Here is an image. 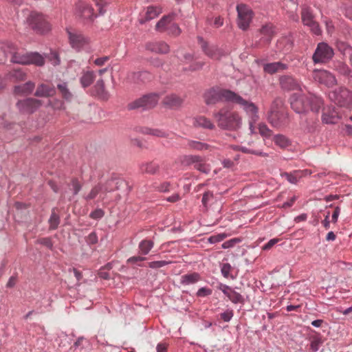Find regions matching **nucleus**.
<instances>
[{
    "mask_svg": "<svg viewBox=\"0 0 352 352\" xmlns=\"http://www.w3.org/2000/svg\"><path fill=\"white\" fill-rule=\"evenodd\" d=\"M217 126L223 129L231 131L239 130L242 125V119L239 114L227 108H222L213 113Z\"/></svg>",
    "mask_w": 352,
    "mask_h": 352,
    "instance_id": "7ed1b4c3",
    "label": "nucleus"
},
{
    "mask_svg": "<svg viewBox=\"0 0 352 352\" xmlns=\"http://www.w3.org/2000/svg\"><path fill=\"white\" fill-rule=\"evenodd\" d=\"M154 243L151 240H142L139 243V250L141 254L146 255L148 254L150 250L153 248Z\"/></svg>",
    "mask_w": 352,
    "mask_h": 352,
    "instance_id": "e433bc0d",
    "label": "nucleus"
},
{
    "mask_svg": "<svg viewBox=\"0 0 352 352\" xmlns=\"http://www.w3.org/2000/svg\"><path fill=\"white\" fill-rule=\"evenodd\" d=\"M261 34L262 35V39L267 43H269L274 34V28L271 25H265L261 29Z\"/></svg>",
    "mask_w": 352,
    "mask_h": 352,
    "instance_id": "f704fd0d",
    "label": "nucleus"
},
{
    "mask_svg": "<svg viewBox=\"0 0 352 352\" xmlns=\"http://www.w3.org/2000/svg\"><path fill=\"white\" fill-rule=\"evenodd\" d=\"M194 168L197 170L206 174H208L210 171V168L209 165L204 163L203 160L198 164H197V165H195Z\"/></svg>",
    "mask_w": 352,
    "mask_h": 352,
    "instance_id": "8fccbe9b",
    "label": "nucleus"
},
{
    "mask_svg": "<svg viewBox=\"0 0 352 352\" xmlns=\"http://www.w3.org/2000/svg\"><path fill=\"white\" fill-rule=\"evenodd\" d=\"M167 31H168V33L169 34H171L173 36H178L181 33V30L180 28H179V26L175 24V23H173V24H170L168 28H167Z\"/></svg>",
    "mask_w": 352,
    "mask_h": 352,
    "instance_id": "3c124183",
    "label": "nucleus"
},
{
    "mask_svg": "<svg viewBox=\"0 0 352 352\" xmlns=\"http://www.w3.org/2000/svg\"><path fill=\"white\" fill-rule=\"evenodd\" d=\"M233 93L234 91L229 89L212 87L205 91L204 98L208 105L214 104L221 101L230 102Z\"/></svg>",
    "mask_w": 352,
    "mask_h": 352,
    "instance_id": "0eeeda50",
    "label": "nucleus"
},
{
    "mask_svg": "<svg viewBox=\"0 0 352 352\" xmlns=\"http://www.w3.org/2000/svg\"><path fill=\"white\" fill-rule=\"evenodd\" d=\"M122 185H126L125 182L122 179H110L105 184L98 183L91 188L89 193L85 195L83 197L87 201L94 199L98 196L103 199V197H102V195L108 192H111L115 189H119Z\"/></svg>",
    "mask_w": 352,
    "mask_h": 352,
    "instance_id": "39448f33",
    "label": "nucleus"
},
{
    "mask_svg": "<svg viewBox=\"0 0 352 352\" xmlns=\"http://www.w3.org/2000/svg\"><path fill=\"white\" fill-rule=\"evenodd\" d=\"M199 43L201 45L204 53L211 58L219 59L221 57V51L215 46L209 47L202 37H198Z\"/></svg>",
    "mask_w": 352,
    "mask_h": 352,
    "instance_id": "4be33fe9",
    "label": "nucleus"
},
{
    "mask_svg": "<svg viewBox=\"0 0 352 352\" xmlns=\"http://www.w3.org/2000/svg\"><path fill=\"white\" fill-rule=\"evenodd\" d=\"M334 67L335 69L341 74L347 75L349 73V69L348 66L342 62H338L334 65Z\"/></svg>",
    "mask_w": 352,
    "mask_h": 352,
    "instance_id": "a18cd8bd",
    "label": "nucleus"
},
{
    "mask_svg": "<svg viewBox=\"0 0 352 352\" xmlns=\"http://www.w3.org/2000/svg\"><path fill=\"white\" fill-rule=\"evenodd\" d=\"M42 104L43 103L41 100L33 98H28L24 100H19L16 103V107L21 113L32 114L36 111Z\"/></svg>",
    "mask_w": 352,
    "mask_h": 352,
    "instance_id": "4468645a",
    "label": "nucleus"
},
{
    "mask_svg": "<svg viewBox=\"0 0 352 352\" xmlns=\"http://www.w3.org/2000/svg\"><path fill=\"white\" fill-rule=\"evenodd\" d=\"M287 68L288 65L281 62L267 63L263 66L264 72L270 74L286 70Z\"/></svg>",
    "mask_w": 352,
    "mask_h": 352,
    "instance_id": "393cba45",
    "label": "nucleus"
},
{
    "mask_svg": "<svg viewBox=\"0 0 352 352\" xmlns=\"http://www.w3.org/2000/svg\"><path fill=\"white\" fill-rule=\"evenodd\" d=\"M322 344V341L319 337H314L311 339L310 342V351L309 352H316L319 350L321 344Z\"/></svg>",
    "mask_w": 352,
    "mask_h": 352,
    "instance_id": "79ce46f5",
    "label": "nucleus"
},
{
    "mask_svg": "<svg viewBox=\"0 0 352 352\" xmlns=\"http://www.w3.org/2000/svg\"><path fill=\"white\" fill-rule=\"evenodd\" d=\"M232 103H235L240 105L246 114L249 116L250 119L254 121H258L259 119L258 109L257 106L251 102L242 98L240 95L234 92L232 99L231 100Z\"/></svg>",
    "mask_w": 352,
    "mask_h": 352,
    "instance_id": "1a4fd4ad",
    "label": "nucleus"
},
{
    "mask_svg": "<svg viewBox=\"0 0 352 352\" xmlns=\"http://www.w3.org/2000/svg\"><path fill=\"white\" fill-rule=\"evenodd\" d=\"M219 289L227 296L228 297V295L229 294H230V292H232V290L233 289L232 288H231L230 286L228 285H224V284H222L221 283L219 285Z\"/></svg>",
    "mask_w": 352,
    "mask_h": 352,
    "instance_id": "e2e57ef3",
    "label": "nucleus"
},
{
    "mask_svg": "<svg viewBox=\"0 0 352 352\" xmlns=\"http://www.w3.org/2000/svg\"><path fill=\"white\" fill-rule=\"evenodd\" d=\"M187 147L189 149L197 150V151H204L208 150L210 148V145L206 143L195 141L188 140Z\"/></svg>",
    "mask_w": 352,
    "mask_h": 352,
    "instance_id": "c9c22d12",
    "label": "nucleus"
},
{
    "mask_svg": "<svg viewBox=\"0 0 352 352\" xmlns=\"http://www.w3.org/2000/svg\"><path fill=\"white\" fill-rule=\"evenodd\" d=\"M28 26L38 34H44L49 32L52 25L47 18L42 13L32 11L26 18Z\"/></svg>",
    "mask_w": 352,
    "mask_h": 352,
    "instance_id": "423d86ee",
    "label": "nucleus"
},
{
    "mask_svg": "<svg viewBox=\"0 0 352 352\" xmlns=\"http://www.w3.org/2000/svg\"><path fill=\"white\" fill-rule=\"evenodd\" d=\"M71 47L76 51H80L87 43L85 37L78 33H74L67 31Z\"/></svg>",
    "mask_w": 352,
    "mask_h": 352,
    "instance_id": "f3484780",
    "label": "nucleus"
},
{
    "mask_svg": "<svg viewBox=\"0 0 352 352\" xmlns=\"http://www.w3.org/2000/svg\"><path fill=\"white\" fill-rule=\"evenodd\" d=\"M184 101V98L172 94L166 96L164 98L163 103L166 107L170 109H177L182 106Z\"/></svg>",
    "mask_w": 352,
    "mask_h": 352,
    "instance_id": "412c9836",
    "label": "nucleus"
},
{
    "mask_svg": "<svg viewBox=\"0 0 352 352\" xmlns=\"http://www.w3.org/2000/svg\"><path fill=\"white\" fill-rule=\"evenodd\" d=\"M283 101L280 98H275L271 104L267 119L273 127L280 128L287 122V113L283 109Z\"/></svg>",
    "mask_w": 352,
    "mask_h": 352,
    "instance_id": "20e7f679",
    "label": "nucleus"
},
{
    "mask_svg": "<svg viewBox=\"0 0 352 352\" xmlns=\"http://www.w3.org/2000/svg\"><path fill=\"white\" fill-rule=\"evenodd\" d=\"M157 189L160 192H168L170 190V183L169 182H164L161 184L158 187Z\"/></svg>",
    "mask_w": 352,
    "mask_h": 352,
    "instance_id": "774afa93",
    "label": "nucleus"
},
{
    "mask_svg": "<svg viewBox=\"0 0 352 352\" xmlns=\"http://www.w3.org/2000/svg\"><path fill=\"white\" fill-rule=\"evenodd\" d=\"M96 3V6L98 8L99 14L102 15L105 13L106 10L104 7L107 6V1L105 0H94Z\"/></svg>",
    "mask_w": 352,
    "mask_h": 352,
    "instance_id": "4d7b16f0",
    "label": "nucleus"
},
{
    "mask_svg": "<svg viewBox=\"0 0 352 352\" xmlns=\"http://www.w3.org/2000/svg\"><path fill=\"white\" fill-rule=\"evenodd\" d=\"M192 120V124L196 127H202L208 129H213L214 128L212 121L204 116L195 117Z\"/></svg>",
    "mask_w": 352,
    "mask_h": 352,
    "instance_id": "cd10ccee",
    "label": "nucleus"
},
{
    "mask_svg": "<svg viewBox=\"0 0 352 352\" xmlns=\"http://www.w3.org/2000/svg\"><path fill=\"white\" fill-rule=\"evenodd\" d=\"M55 93L54 87L45 84L41 83L37 86L34 96L37 97H50Z\"/></svg>",
    "mask_w": 352,
    "mask_h": 352,
    "instance_id": "a878e982",
    "label": "nucleus"
},
{
    "mask_svg": "<svg viewBox=\"0 0 352 352\" xmlns=\"http://www.w3.org/2000/svg\"><path fill=\"white\" fill-rule=\"evenodd\" d=\"M313 78L315 81L323 84L327 87H333L337 84V80L335 76L324 69L314 70Z\"/></svg>",
    "mask_w": 352,
    "mask_h": 352,
    "instance_id": "2eb2a0df",
    "label": "nucleus"
},
{
    "mask_svg": "<svg viewBox=\"0 0 352 352\" xmlns=\"http://www.w3.org/2000/svg\"><path fill=\"white\" fill-rule=\"evenodd\" d=\"M171 17L169 16H164L156 24V29L159 31H162L163 30H167L168 23L170 22Z\"/></svg>",
    "mask_w": 352,
    "mask_h": 352,
    "instance_id": "c03bdc74",
    "label": "nucleus"
},
{
    "mask_svg": "<svg viewBox=\"0 0 352 352\" xmlns=\"http://www.w3.org/2000/svg\"><path fill=\"white\" fill-rule=\"evenodd\" d=\"M202 157L199 155H188L186 157V160L188 164H193L194 166L202 160Z\"/></svg>",
    "mask_w": 352,
    "mask_h": 352,
    "instance_id": "864d4df0",
    "label": "nucleus"
},
{
    "mask_svg": "<svg viewBox=\"0 0 352 352\" xmlns=\"http://www.w3.org/2000/svg\"><path fill=\"white\" fill-rule=\"evenodd\" d=\"M159 168L158 165L154 162L144 163L140 166V170L142 173L154 174Z\"/></svg>",
    "mask_w": 352,
    "mask_h": 352,
    "instance_id": "4c0bfd02",
    "label": "nucleus"
},
{
    "mask_svg": "<svg viewBox=\"0 0 352 352\" xmlns=\"http://www.w3.org/2000/svg\"><path fill=\"white\" fill-rule=\"evenodd\" d=\"M145 47L146 50L156 54H167L170 51L168 45L164 41L148 42Z\"/></svg>",
    "mask_w": 352,
    "mask_h": 352,
    "instance_id": "a211bd4d",
    "label": "nucleus"
},
{
    "mask_svg": "<svg viewBox=\"0 0 352 352\" xmlns=\"http://www.w3.org/2000/svg\"><path fill=\"white\" fill-rule=\"evenodd\" d=\"M301 19L303 25L307 26L313 34H321L322 30L319 23L315 20V16L310 8L305 6L302 8Z\"/></svg>",
    "mask_w": 352,
    "mask_h": 352,
    "instance_id": "9b49d317",
    "label": "nucleus"
},
{
    "mask_svg": "<svg viewBox=\"0 0 352 352\" xmlns=\"http://www.w3.org/2000/svg\"><path fill=\"white\" fill-rule=\"evenodd\" d=\"M49 221L50 223V228L52 229H55L56 228L59 223L58 217L54 212H52Z\"/></svg>",
    "mask_w": 352,
    "mask_h": 352,
    "instance_id": "052dcab7",
    "label": "nucleus"
},
{
    "mask_svg": "<svg viewBox=\"0 0 352 352\" xmlns=\"http://www.w3.org/2000/svg\"><path fill=\"white\" fill-rule=\"evenodd\" d=\"M279 241L278 239H272L266 244L263 246V250H270Z\"/></svg>",
    "mask_w": 352,
    "mask_h": 352,
    "instance_id": "0e129e2a",
    "label": "nucleus"
},
{
    "mask_svg": "<svg viewBox=\"0 0 352 352\" xmlns=\"http://www.w3.org/2000/svg\"><path fill=\"white\" fill-rule=\"evenodd\" d=\"M213 198V194L209 191L208 192H206L204 195H203V197H202V200H201V202H202V204L204 205V206L205 208H207V206H208V201Z\"/></svg>",
    "mask_w": 352,
    "mask_h": 352,
    "instance_id": "680f3d73",
    "label": "nucleus"
},
{
    "mask_svg": "<svg viewBox=\"0 0 352 352\" xmlns=\"http://www.w3.org/2000/svg\"><path fill=\"white\" fill-rule=\"evenodd\" d=\"M258 131L260 134L263 137H269L272 133V131L265 124H260L258 126Z\"/></svg>",
    "mask_w": 352,
    "mask_h": 352,
    "instance_id": "5fc2aeb1",
    "label": "nucleus"
},
{
    "mask_svg": "<svg viewBox=\"0 0 352 352\" xmlns=\"http://www.w3.org/2000/svg\"><path fill=\"white\" fill-rule=\"evenodd\" d=\"M172 262L168 261H151L148 263V267L152 269H157L164 267L168 264H170Z\"/></svg>",
    "mask_w": 352,
    "mask_h": 352,
    "instance_id": "09e8293b",
    "label": "nucleus"
},
{
    "mask_svg": "<svg viewBox=\"0 0 352 352\" xmlns=\"http://www.w3.org/2000/svg\"><path fill=\"white\" fill-rule=\"evenodd\" d=\"M199 280L200 275L197 272H193L182 276L180 283L183 285H189L196 283Z\"/></svg>",
    "mask_w": 352,
    "mask_h": 352,
    "instance_id": "c756f323",
    "label": "nucleus"
},
{
    "mask_svg": "<svg viewBox=\"0 0 352 352\" xmlns=\"http://www.w3.org/2000/svg\"><path fill=\"white\" fill-rule=\"evenodd\" d=\"M301 172L300 170H296L291 173H283L280 174L283 178L287 179L290 184H296L301 179Z\"/></svg>",
    "mask_w": 352,
    "mask_h": 352,
    "instance_id": "2f4dec72",
    "label": "nucleus"
},
{
    "mask_svg": "<svg viewBox=\"0 0 352 352\" xmlns=\"http://www.w3.org/2000/svg\"><path fill=\"white\" fill-rule=\"evenodd\" d=\"M6 54H10L12 63L21 65H34L41 67L45 64L44 57L38 52H26L23 49L18 48L14 43L6 41L1 47Z\"/></svg>",
    "mask_w": 352,
    "mask_h": 352,
    "instance_id": "f257e3e1",
    "label": "nucleus"
},
{
    "mask_svg": "<svg viewBox=\"0 0 352 352\" xmlns=\"http://www.w3.org/2000/svg\"><path fill=\"white\" fill-rule=\"evenodd\" d=\"M80 66L76 61L73 60L69 63V65L67 64V74H69L71 78H75V76L80 73Z\"/></svg>",
    "mask_w": 352,
    "mask_h": 352,
    "instance_id": "ea45409f",
    "label": "nucleus"
},
{
    "mask_svg": "<svg viewBox=\"0 0 352 352\" xmlns=\"http://www.w3.org/2000/svg\"><path fill=\"white\" fill-rule=\"evenodd\" d=\"M236 11L238 14V26L243 30H247L253 16L252 10L247 5L241 3L236 6Z\"/></svg>",
    "mask_w": 352,
    "mask_h": 352,
    "instance_id": "f8f14e48",
    "label": "nucleus"
},
{
    "mask_svg": "<svg viewBox=\"0 0 352 352\" xmlns=\"http://www.w3.org/2000/svg\"><path fill=\"white\" fill-rule=\"evenodd\" d=\"M79 9L81 17L89 22L92 21L96 17L94 14V9L87 4L81 3Z\"/></svg>",
    "mask_w": 352,
    "mask_h": 352,
    "instance_id": "c85d7f7f",
    "label": "nucleus"
},
{
    "mask_svg": "<svg viewBox=\"0 0 352 352\" xmlns=\"http://www.w3.org/2000/svg\"><path fill=\"white\" fill-rule=\"evenodd\" d=\"M91 94L99 99L107 100L109 98V94L106 90L102 79H98L91 89Z\"/></svg>",
    "mask_w": 352,
    "mask_h": 352,
    "instance_id": "6ab92c4d",
    "label": "nucleus"
},
{
    "mask_svg": "<svg viewBox=\"0 0 352 352\" xmlns=\"http://www.w3.org/2000/svg\"><path fill=\"white\" fill-rule=\"evenodd\" d=\"M96 77V74L94 72L88 71L84 73L80 80L82 87L84 88L89 87L94 82Z\"/></svg>",
    "mask_w": 352,
    "mask_h": 352,
    "instance_id": "72a5a7b5",
    "label": "nucleus"
},
{
    "mask_svg": "<svg viewBox=\"0 0 352 352\" xmlns=\"http://www.w3.org/2000/svg\"><path fill=\"white\" fill-rule=\"evenodd\" d=\"M281 88L286 91L301 90L300 82L292 76H282L279 78Z\"/></svg>",
    "mask_w": 352,
    "mask_h": 352,
    "instance_id": "dca6fc26",
    "label": "nucleus"
},
{
    "mask_svg": "<svg viewBox=\"0 0 352 352\" xmlns=\"http://www.w3.org/2000/svg\"><path fill=\"white\" fill-rule=\"evenodd\" d=\"M104 215V212L103 211V210H102L100 208H97L90 213L89 217L93 219L98 220V219H100L101 218H102Z\"/></svg>",
    "mask_w": 352,
    "mask_h": 352,
    "instance_id": "6e6d98bb",
    "label": "nucleus"
},
{
    "mask_svg": "<svg viewBox=\"0 0 352 352\" xmlns=\"http://www.w3.org/2000/svg\"><path fill=\"white\" fill-rule=\"evenodd\" d=\"M35 88L32 81H28L24 84L16 85L14 87V94L17 96H26L32 94Z\"/></svg>",
    "mask_w": 352,
    "mask_h": 352,
    "instance_id": "5701e85b",
    "label": "nucleus"
},
{
    "mask_svg": "<svg viewBox=\"0 0 352 352\" xmlns=\"http://www.w3.org/2000/svg\"><path fill=\"white\" fill-rule=\"evenodd\" d=\"M331 100L340 107L349 108L352 106V92L348 89L340 87L329 94Z\"/></svg>",
    "mask_w": 352,
    "mask_h": 352,
    "instance_id": "6e6552de",
    "label": "nucleus"
},
{
    "mask_svg": "<svg viewBox=\"0 0 352 352\" xmlns=\"http://www.w3.org/2000/svg\"><path fill=\"white\" fill-rule=\"evenodd\" d=\"M27 74L21 69H14L8 74V77L12 81H24Z\"/></svg>",
    "mask_w": 352,
    "mask_h": 352,
    "instance_id": "473e14b6",
    "label": "nucleus"
},
{
    "mask_svg": "<svg viewBox=\"0 0 352 352\" xmlns=\"http://www.w3.org/2000/svg\"><path fill=\"white\" fill-rule=\"evenodd\" d=\"M240 242H241L240 239L234 238V239H232L225 241L221 245V247L223 249L231 248H233L236 243H240Z\"/></svg>",
    "mask_w": 352,
    "mask_h": 352,
    "instance_id": "603ef678",
    "label": "nucleus"
},
{
    "mask_svg": "<svg viewBox=\"0 0 352 352\" xmlns=\"http://www.w3.org/2000/svg\"><path fill=\"white\" fill-rule=\"evenodd\" d=\"M340 117L334 107H328L323 109L322 120L325 124H336L339 120Z\"/></svg>",
    "mask_w": 352,
    "mask_h": 352,
    "instance_id": "aec40b11",
    "label": "nucleus"
},
{
    "mask_svg": "<svg viewBox=\"0 0 352 352\" xmlns=\"http://www.w3.org/2000/svg\"><path fill=\"white\" fill-rule=\"evenodd\" d=\"M141 131L144 134L151 135L160 138H164L167 136L166 132L159 129H151L148 127H145L143 128Z\"/></svg>",
    "mask_w": 352,
    "mask_h": 352,
    "instance_id": "58836bf2",
    "label": "nucleus"
},
{
    "mask_svg": "<svg viewBox=\"0 0 352 352\" xmlns=\"http://www.w3.org/2000/svg\"><path fill=\"white\" fill-rule=\"evenodd\" d=\"M226 237H227V234H226L221 233V234H214V235L210 236L208 239V241L210 243H211V244H214V243H217L222 241Z\"/></svg>",
    "mask_w": 352,
    "mask_h": 352,
    "instance_id": "49530a36",
    "label": "nucleus"
},
{
    "mask_svg": "<svg viewBox=\"0 0 352 352\" xmlns=\"http://www.w3.org/2000/svg\"><path fill=\"white\" fill-rule=\"evenodd\" d=\"M151 74L146 72H132L128 75L127 79L134 83L139 82H144L146 80H149Z\"/></svg>",
    "mask_w": 352,
    "mask_h": 352,
    "instance_id": "bb28decb",
    "label": "nucleus"
},
{
    "mask_svg": "<svg viewBox=\"0 0 352 352\" xmlns=\"http://www.w3.org/2000/svg\"><path fill=\"white\" fill-rule=\"evenodd\" d=\"M228 298L234 304L242 303L244 300L243 297L234 289L229 294Z\"/></svg>",
    "mask_w": 352,
    "mask_h": 352,
    "instance_id": "37998d69",
    "label": "nucleus"
},
{
    "mask_svg": "<svg viewBox=\"0 0 352 352\" xmlns=\"http://www.w3.org/2000/svg\"><path fill=\"white\" fill-rule=\"evenodd\" d=\"M162 9L156 6H149L146 12V21L151 20L157 16L161 13Z\"/></svg>",
    "mask_w": 352,
    "mask_h": 352,
    "instance_id": "a19ab883",
    "label": "nucleus"
},
{
    "mask_svg": "<svg viewBox=\"0 0 352 352\" xmlns=\"http://www.w3.org/2000/svg\"><path fill=\"white\" fill-rule=\"evenodd\" d=\"M67 272L69 276H74L76 278L77 281L80 280L82 278L81 273L74 268L72 270H69Z\"/></svg>",
    "mask_w": 352,
    "mask_h": 352,
    "instance_id": "69168bd1",
    "label": "nucleus"
},
{
    "mask_svg": "<svg viewBox=\"0 0 352 352\" xmlns=\"http://www.w3.org/2000/svg\"><path fill=\"white\" fill-rule=\"evenodd\" d=\"M292 109L297 113H306L309 111L318 113L323 105L322 99L316 95L309 96L294 94L290 98Z\"/></svg>",
    "mask_w": 352,
    "mask_h": 352,
    "instance_id": "f03ea898",
    "label": "nucleus"
},
{
    "mask_svg": "<svg viewBox=\"0 0 352 352\" xmlns=\"http://www.w3.org/2000/svg\"><path fill=\"white\" fill-rule=\"evenodd\" d=\"M232 266L230 263H223L221 265V272L225 278H233L230 274Z\"/></svg>",
    "mask_w": 352,
    "mask_h": 352,
    "instance_id": "de8ad7c7",
    "label": "nucleus"
},
{
    "mask_svg": "<svg viewBox=\"0 0 352 352\" xmlns=\"http://www.w3.org/2000/svg\"><path fill=\"white\" fill-rule=\"evenodd\" d=\"M334 52L327 43L322 42L318 44L313 54V61L315 63H325L333 56Z\"/></svg>",
    "mask_w": 352,
    "mask_h": 352,
    "instance_id": "ddd939ff",
    "label": "nucleus"
},
{
    "mask_svg": "<svg viewBox=\"0 0 352 352\" xmlns=\"http://www.w3.org/2000/svg\"><path fill=\"white\" fill-rule=\"evenodd\" d=\"M160 94L157 93H151L143 96L142 97L130 102L128 104L129 109H135L142 108L144 110L153 108L158 102Z\"/></svg>",
    "mask_w": 352,
    "mask_h": 352,
    "instance_id": "9d476101",
    "label": "nucleus"
},
{
    "mask_svg": "<svg viewBox=\"0 0 352 352\" xmlns=\"http://www.w3.org/2000/svg\"><path fill=\"white\" fill-rule=\"evenodd\" d=\"M233 311L231 309H228L226 311L221 314V318L224 322H229L233 317Z\"/></svg>",
    "mask_w": 352,
    "mask_h": 352,
    "instance_id": "13d9d810",
    "label": "nucleus"
},
{
    "mask_svg": "<svg viewBox=\"0 0 352 352\" xmlns=\"http://www.w3.org/2000/svg\"><path fill=\"white\" fill-rule=\"evenodd\" d=\"M212 294V290L207 287H201L197 292V296L199 297H205L210 296Z\"/></svg>",
    "mask_w": 352,
    "mask_h": 352,
    "instance_id": "bf43d9fd",
    "label": "nucleus"
},
{
    "mask_svg": "<svg viewBox=\"0 0 352 352\" xmlns=\"http://www.w3.org/2000/svg\"><path fill=\"white\" fill-rule=\"evenodd\" d=\"M87 242L89 244H95L98 242V236L95 232H91L87 238Z\"/></svg>",
    "mask_w": 352,
    "mask_h": 352,
    "instance_id": "338daca9",
    "label": "nucleus"
},
{
    "mask_svg": "<svg viewBox=\"0 0 352 352\" xmlns=\"http://www.w3.org/2000/svg\"><path fill=\"white\" fill-rule=\"evenodd\" d=\"M82 179L80 177H72L69 183L67 184V195L72 194V196L76 195L82 188Z\"/></svg>",
    "mask_w": 352,
    "mask_h": 352,
    "instance_id": "b1692460",
    "label": "nucleus"
},
{
    "mask_svg": "<svg viewBox=\"0 0 352 352\" xmlns=\"http://www.w3.org/2000/svg\"><path fill=\"white\" fill-rule=\"evenodd\" d=\"M273 141L280 148H287L292 145V141L283 134L275 135Z\"/></svg>",
    "mask_w": 352,
    "mask_h": 352,
    "instance_id": "7c9ffc66",
    "label": "nucleus"
}]
</instances>
